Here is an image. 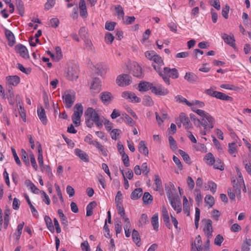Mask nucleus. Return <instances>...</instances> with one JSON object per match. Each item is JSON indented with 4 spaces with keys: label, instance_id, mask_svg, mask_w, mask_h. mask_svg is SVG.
I'll return each mask as SVG.
<instances>
[{
    "label": "nucleus",
    "instance_id": "12",
    "mask_svg": "<svg viewBox=\"0 0 251 251\" xmlns=\"http://www.w3.org/2000/svg\"><path fill=\"white\" fill-rule=\"evenodd\" d=\"M66 77L67 79L71 81L76 80L78 77V70L76 67H69L68 68Z\"/></svg>",
    "mask_w": 251,
    "mask_h": 251
},
{
    "label": "nucleus",
    "instance_id": "48",
    "mask_svg": "<svg viewBox=\"0 0 251 251\" xmlns=\"http://www.w3.org/2000/svg\"><path fill=\"white\" fill-rule=\"evenodd\" d=\"M152 61L157 64L159 66H163L164 64V61L161 57L158 55L156 53L154 56Z\"/></svg>",
    "mask_w": 251,
    "mask_h": 251
},
{
    "label": "nucleus",
    "instance_id": "33",
    "mask_svg": "<svg viewBox=\"0 0 251 251\" xmlns=\"http://www.w3.org/2000/svg\"><path fill=\"white\" fill-rule=\"evenodd\" d=\"M101 81L99 78L95 77L94 78L93 82L91 85L90 88L97 91L100 90Z\"/></svg>",
    "mask_w": 251,
    "mask_h": 251
},
{
    "label": "nucleus",
    "instance_id": "64",
    "mask_svg": "<svg viewBox=\"0 0 251 251\" xmlns=\"http://www.w3.org/2000/svg\"><path fill=\"white\" fill-rule=\"evenodd\" d=\"M210 4L217 10L220 9L221 6L219 0H209Z\"/></svg>",
    "mask_w": 251,
    "mask_h": 251
},
{
    "label": "nucleus",
    "instance_id": "10",
    "mask_svg": "<svg viewBox=\"0 0 251 251\" xmlns=\"http://www.w3.org/2000/svg\"><path fill=\"white\" fill-rule=\"evenodd\" d=\"M100 98L105 105L110 104L114 99L112 94L108 91H104L100 94Z\"/></svg>",
    "mask_w": 251,
    "mask_h": 251
},
{
    "label": "nucleus",
    "instance_id": "42",
    "mask_svg": "<svg viewBox=\"0 0 251 251\" xmlns=\"http://www.w3.org/2000/svg\"><path fill=\"white\" fill-rule=\"evenodd\" d=\"M123 118L126 124H128L131 126H132L134 125L135 122L127 114H123Z\"/></svg>",
    "mask_w": 251,
    "mask_h": 251
},
{
    "label": "nucleus",
    "instance_id": "39",
    "mask_svg": "<svg viewBox=\"0 0 251 251\" xmlns=\"http://www.w3.org/2000/svg\"><path fill=\"white\" fill-rule=\"evenodd\" d=\"M115 9L116 10L117 17L119 19H124L125 13L123 7L121 5H117L115 6Z\"/></svg>",
    "mask_w": 251,
    "mask_h": 251
},
{
    "label": "nucleus",
    "instance_id": "41",
    "mask_svg": "<svg viewBox=\"0 0 251 251\" xmlns=\"http://www.w3.org/2000/svg\"><path fill=\"white\" fill-rule=\"evenodd\" d=\"M153 200L152 196L149 192H145L143 197V201L146 204H151Z\"/></svg>",
    "mask_w": 251,
    "mask_h": 251
},
{
    "label": "nucleus",
    "instance_id": "55",
    "mask_svg": "<svg viewBox=\"0 0 251 251\" xmlns=\"http://www.w3.org/2000/svg\"><path fill=\"white\" fill-rule=\"evenodd\" d=\"M84 40L85 45V48H86V49L88 50L93 51V45L92 44L91 41L90 39H88V38L84 39Z\"/></svg>",
    "mask_w": 251,
    "mask_h": 251
},
{
    "label": "nucleus",
    "instance_id": "57",
    "mask_svg": "<svg viewBox=\"0 0 251 251\" xmlns=\"http://www.w3.org/2000/svg\"><path fill=\"white\" fill-rule=\"evenodd\" d=\"M168 139L170 148L173 150H176L177 149V144L174 138L172 136H170Z\"/></svg>",
    "mask_w": 251,
    "mask_h": 251
},
{
    "label": "nucleus",
    "instance_id": "27",
    "mask_svg": "<svg viewBox=\"0 0 251 251\" xmlns=\"http://www.w3.org/2000/svg\"><path fill=\"white\" fill-rule=\"evenodd\" d=\"M24 196L25 197V199H26L27 202L28 203V204L30 207L33 216L35 218H37L38 217V213L37 210L35 209V207L31 203L29 198V197L25 193L24 194Z\"/></svg>",
    "mask_w": 251,
    "mask_h": 251
},
{
    "label": "nucleus",
    "instance_id": "58",
    "mask_svg": "<svg viewBox=\"0 0 251 251\" xmlns=\"http://www.w3.org/2000/svg\"><path fill=\"white\" fill-rule=\"evenodd\" d=\"M149 222L148 218L146 214H142L139 220V226L144 225Z\"/></svg>",
    "mask_w": 251,
    "mask_h": 251
},
{
    "label": "nucleus",
    "instance_id": "26",
    "mask_svg": "<svg viewBox=\"0 0 251 251\" xmlns=\"http://www.w3.org/2000/svg\"><path fill=\"white\" fill-rule=\"evenodd\" d=\"M138 150L141 153L145 156H148L149 154V150L144 141H141L139 142Z\"/></svg>",
    "mask_w": 251,
    "mask_h": 251
},
{
    "label": "nucleus",
    "instance_id": "63",
    "mask_svg": "<svg viewBox=\"0 0 251 251\" xmlns=\"http://www.w3.org/2000/svg\"><path fill=\"white\" fill-rule=\"evenodd\" d=\"M50 26L53 28H56L58 26L59 20L57 18H51L50 20Z\"/></svg>",
    "mask_w": 251,
    "mask_h": 251
},
{
    "label": "nucleus",
    "instance_id": "1",
    "mask_svg": "<svg viewBox=\"0 0 251 251\" xmlns=\"http://www.w3.org/2000/svg\"><path fill=\"white\" fill-rule=\"evenodd\" d=\"M170 204L177 213L181 211V201L177 194H173L172 189H168L166 192Z\"/></svg>",
    "mask_w": 251,
    "mask_h": 251
},
{
    "label": "nucleus",
    "instance_id": "56",
    "mask_svg": "<svg viewBox=\"0 0 251 251\" xmlns=\"http://www.w3.org/2000/svg\"><path fill=\"white\" fill-rule=\"evenodd\" d=\"M105 42L107 44H112L114 39V36L109 32H107L105 35Z\"/></svg>",
    "mask_w": 251,
    "mask_h": 251
},
{
    "label": "nucleus",
    "instance_id": "53",
    "mask_svg": "<svg viewBox=\"0 0 251 251\" xmlns=\"http://www.w3.org/2000/svg\"><path fill=\"white\" fill-rule=\"evenodd\" d=\"M93 136L91 134H88L84 138V141L87 143H88L89 145H92L95 147L96 143H98L97 141H93L92 140Z\"/></svg>",
    "mask_w": 251,
    "mask_h": 251
},
{
    "label": "nucleus",
    "instance_id": "52",
    "mask_svg": "<svg viewBox=\"0 0 251 251\" xmlns=\"http://www.w3.org/2000/svg\"><path fill=\"white\" fill-rule=\"evenodd\" d=\"M95 143V147L101 152L102 155H103L104 156H107V150L106 149H105L104 147L101 144H100L99 142Z\"/></svg>",
    "mask_w": 251,
    "mask_h": 251
},
{
    "label": "nucleus",
    "instance_id": "35",
    "mask_svg": "<svg viewBox=\"0 0 251 251\" xmlns=\"http://www.w3.org/2000/svg\"><path fill=\"white\" fill-rule=\"evenodd\" d=\"M10 209H5L4 212V228L6 229L8 227L9 220H10Z\"/></svg>",
    "mask_w": 251,
    "mask_h": 251
},
{
    "label": "nucleus",
    "instance_id": "43",
    "mask_svg": "<svg viewBox=\"0 0 251 251\" xmlns=\"http://www.w3.org/2000/svg\"><path fill=\"white\" fill-rule=\"evenodd\" d=\"M213 166L214 169H219L221 171L224 170V163L219 158L215 159V162Z\"/></svg>",
    "mask_w": 251,
    "mask_h": 251
},
{
    "label": "nucleus",
    "instance_id": "21",
    "mask_svg": "<svg viewBox=\"0 0 251 251\" xmlns=\"http://www.w3.org/2000/svg\"><path fill=\"white\" fill-rule=\"evenodd\" d=\"M152 83H151L147 81H141L138 84V90L140 92H146L149 89L151 90V88L152 87Z\"/></svg>",
    "mask_w": 251,
    "mask_h": 251
},
{
    "label": "nucleus",
    "instance_id": "2",
    "mask_svg": "<svg viewBox=\"0 0 251 251\" xmlns=\"http://www.w3.org/2000/svg\"><path fill=\"white\" fill-rule=\"evenodd\" d=\"M161 77L164 81L168 85L170 84V77L176 79L179 77V74L176 68L171 69L169 67H164Z\"/></svg>",
    "mask_w": 251,
    "mask_h": 251
},
{
    "label": "nucleus",
    "instance_id": "38",
    "mask_svg": "<svg viewBox=\"0 0 251 251\" xmlns=\"http://www.w3.org/2000/svg\"><path fill=\"white\" fill-rule=\"evenodd\" d=\"M132 238L133 241L136 243L138 247L140 246L139 242L140 241V237L138 231L135 229L133 230L132 233Z\"/></svg>",
    "mask_w": 251,
    "mask_h": 251
},
{
    "label": "nucleus",
    "instance_id": "44",
    "mask_svg": "<svg viewBox=\"0 0 251 251\" xmlns=\"http://www.w3.org/2000/svg\"><path fill=\"white\" fill-rule=\"evenodd\" d=\"M178 152L182 156L183 160L187 164H190L191 163V159L189 155L186 153L184 151L179 150Z\"/></svg>",
    "mask_w": 251,
    "mask_h": 251
},
{
    "label": "nucleus",
    "instance_id": "17",
    "mask_svg": "<svg viewBox=\"0 0 251 251\" xmlns=\"http://www.w3.org/2000/svg\"><path fill=\"white\" fill-rule=\"evenodd\" d=\"M4 33L6 38L8 41V45L10 47H13L16 43L14 34L11 31L7 28L4 29Z\"/></svg>",
    "mask_w": 251,
    "mask_h": 251
},
{
    "label": "nucleus",
    "instance_id": "25",
    "mask_svg": "<svg viewBox=\"0 0 251 251\" xmlns=\"http://www.w3.org/2000/svg\"><path fill=\"white\" fill-rule=\"evenodd\" d=\"M6 80L9 84L13 86H16L19 83L20 78L17 75H11L7 76Z\"/></svg>",
    "mask_w": 251,
    "mask_h": 251
},
{
    "label": "nucleus",
    "instance_id": "3",
    "mask_svg": "<svg viewBox=\"0 0 251 251\" xmlns=\"http://www.w3.org/2000/svg\"><path fill=\"white\" fill-rule=\"evenodd\" d=\"M85 116L87 118L93 121L97 126H102V121L100 120L99 114L92 107H89L85 112Z\"/></svg>",
    "mask_w": 251,
    "mask_h": 251
},
{
    "label": "nucleus",
    "instance_id": "6",
    "mask_svg": "<svg viewBox=\"0 0 251 251\" xmlns=\"http://www.w3.org/2000/svg\"><path fill=\"white\" fill-rule=\"evenodd\" d=\"M62 98L66 108H71L75 100V95L74 92L66 91Z\"/></svg>",
    "mask_w": 251,
    "mask_h": 251
},
{
    "label": "nucleus",
    "instance_id": "36",
    "mask_svg": "<svg viewBox=\"0 0 251 251\" xmlns=\"http://www.w3.org/2000/svg\"><path fill=\"white\" fill-rule=\"evenodd\" d=\"M24 225L25 223L23 222L22 223L19 224L17 226L16 231L14 234V235L16 236V239L17 240H19V239L20 238Z\"/></svg>",
    "mask_w": 251,
    "mask_h": 251
},
{
    "label": "nucleus",
    "instance_id": "8",
    "mask_svg": "<svg viewBox=\"0 0 251 251\" xmlns=\"http://www.w3.org/2000/svg\"><path fill=\"white\" fill-rule=\"evenodd\" d=\"M130 73L134 76L141 78L144 75L141 66L136 62L133 63L130 67Z\"/></svg>",
    "mask_w": 251,
    "mask_h": 251
},
{
    "label": "nucleus",
    "instance_id": "46",
    "mask_svg": "<svg viewBox=\"0 0 251 251\" xmlns=\"http://www.w3.org/2000/svg\"><path fill=\"white\" fill-rule=\"evenodd\" d=\"M122 133L120 129L115 128L112 130L111 132V136L112 139L116 140L119 138L120 134Z\"/></svg>",
    "mask_w": 251,
    "mask_h": 251
},
{
    "label": "nucleus",
    "instance_id": "15",
    "mask_svg": "<svg viewBox=\"0 0 251 251\" xmlns=\"http://www.w3.org/2000/svg\"><path fill=\"white\" fill-rule=\"evenodd\" d=\"M179 121L182 122L183 126H185V128L187 130H189L193 128L192 125L191 124L188 117L186 116L185 113L183 112L180 113L179 114Z\"/></svg>",
    "mask_w": 251,
    "mask_h": 251
},
{
    "label": "nucleus",
    "instance_id": "13",
    "mask_svg": "<svg viewBox=\"0 0 251 251\" xmlns=\"http://www.w3.org/2000/svg\"><path fill=\"white\" fill-rule=\"evenodd\" d=\"M15 50L16 52L20 54L23 58H29L28 50L22 44H19L15 46Z\"/></svg>",
    "mask_w": 251,
    "mask_h": 251
},
{
    "label": "nucleus",
    "instance_id": "62",
    "mask_svg": "<svg viewBox=\"0 0 251 251\" xmlns=\"http://www.w3.org/2000/svg\"><path fill=\"white\" fill-rule=\"evenodd\" d=\"M122 161L124 164L125 167H127L129 166V161L128 155L126 153H123V154H121Z\"/></svg>",
    "mask_w": 251,
    "mask_h": 251
},
{
    "label": "nucleus",
    "instance_id": "31",
    "mask_svg": "<svg viewBox=\"0 0 251 251\" xmlns=\"http://www.w3.org/2000/svg\"><path fill=\"white\" fill-rule=\"evenodd\" d=\"M44 220L48 229L52 233L54 232V227L52 225V222L51 218L49 216H45Z\"/></svg>",
    "mask_w": 251,
    "mask_h": 251
},
{
    "label": "nucleus",
    "instance_id": "54",
    "mask_svg": "<svg viewBox=\"0 0 251 251\" xmlns=\"http://www.w3.org/2000/svg\"><path fill=\"white\" fill-rule=\"evenodd\" d=\"M47 2L44 5V8L46 10H48L53 7L55 3V0H47Z\"/></svg>",
    "mask_w": 251,
    "mask_h": 251
},
{
    "label": "nucleus",
    "instance_id": "7",
    "mask_svg": "<svg viewBox=\"0 0 251 251\" xmlns=\"http://www.w3.org/2000/svg\"><path fill=\"white\" fill-rule=\"evenodd\" d=\"M196 113L202 118V121L204 122H208L209 129H212L214 127L215 119L208 113L201 109H197Z\"/></svg>",
    "mask_w": 251,
    "mask_h": 251
},
{
    "label": "nucleus",
    "instance_id": "24",
    "mask_svg": "<svg viewBox=\"0 0 251 251\" xmlns=\"http://www.w3.org/2000/svg\"><path fill=\"white\" fill-rule=\"evenodd\" d=\"M233 188H246L243 177L233 179L232 180Z\"/></svg>",
    "mask_w": 251,
    "mask_h": 251
},
{
    "label": "nucleus",
    "instance_id": "5",
    "mask_svg": "<svg viewBox=\"0 0 251 251\" xmlns=\"http://www.w3.org/2000/svg\"><path fill=\"white\" fill-rule=\"evenodd\" d=\"M205 93L207 95L222 100L231 101L233 100L232 97L227 96L224 93L215 91L212 88L206 89L205 91Z\"/></svg>",
    "mask_w": 251,
    "mask_h": 251
},
{
    "label": "nucleus",
    "instance_id": "61",
    "mask_svg": "<svg viewBox=\"0 0 251 251\" xmlns=\"http://www.w3.org/2000/svg\"><path fill=\"white\" fill-rule=\"evenodd\" d=\"M229 11V6L226 4L225 7L223 8L222 11V16L226 19L228 18V13Z\"/></svg>",
    "mask_w": 251,
    "mask_h": 251
},
{
    "label": "nucleus",
    "instance_id": "14",
    "mask_svg": "<svg viewBox=\"0 0 251 251\" xmlns=\"http://www.w3.org/2000/svg\"><path fill=\"white\" fill-rule=\"evenodd\" d=\"M190 118L194 122V125L197 127H201V126H202L204 127V129H207L208 128H209L208 122H204L203 121H201L200 119L197 118L195 114L191 113L190 114Z\"/></svg>",
    "mask_w": 251,
    "mask_h": 251
},
{
    "label": "nucleus",
    "instance_id": "20",
    "mask_svg": "<svg viewBox=\"0 0 251 251\" xmlns=\"http://www.w3.org/2000/svg\"><path fill=\"white\" fill-rule=\"evenodd\" d=\"M37 114L38 116L44 125H46L47 123V118L46 115V113L44 109L42 106H40V107H38L37 108Z\"/></svg>",
    "mask_w": 251,
    "mask_h": 251
},
{
    "label": "nucleus",
    "instance_id": "40",
    "mask_svg": "<svg viewBox=\"0 0 251 251\" xmlns=\"http://www.w3.org/2000/svg\"><path fill=\"white\" fill-rule=\"evenodd\" d=\"M142 103L143 105L147 106H151L154 103L151 98L148 95H145L144 97Z\"/></svg>",
    "mask_w": 251,
    "mask_h": 251
},
{
    "label": "nucleus",
    "instance_id": "16",
    "mask_svg": "<svg viewBox=\"0 0 251 251\" xmlns=\"http://www.w3.org/2000/svg\"><path fill=\"white\" fill-rule=\"evenodd\" d=\"M222 38L226 44L232 47L234 49H237L233 35L231 36L226 33H223L222 34Z\"/></svg>",
    "mask_w": 251,
    "mask_h": 251
},
{
    "label": "nucleus",
    "instance_id": "4",
    "mask_svg": "<svg viewBox=\"0 0 251 251\" xmlns=\"http://www.w3.org/2000/svg\"><path fill=\"white\" fill-rule=\"evenodd\" d=\"M83 108L80 103H76L74 106V112L72 116L73 123L75 126H78L80 124V118L83 114Z\"/></svg>",
    "mask_w": 251,
    "mask_h": 251
},
{
    "label": "nucleus",
    "instance_id": "50",
    "mask_svg": "<svg viewBox=\"0 0 251 251\" xmlns=\"http://www.w3.org/2000/svg\"><path fill=\"white\" fill-rule=\"evenodd\" d=\"M21 158L25 162V163L27 165H29V159L27 155V153H26V151L24 149H22L21 150Z\"/></svg>",
    "mask_w": 251,
    "mask_h": 251
},
{
    "label": "nucleus",
    "instance_id": "59",
    "mask_svg": "<svg viewBox=\"0 0 251 251\" xmlns=\"http://www.w3.org/2000/svg\"><path fill=\"white\" fill-rule=\"evenodd\" d=\"M78 33L81 38L83 39L88 38V33L85 27H81L79 30Z\"/></svg>",
    "mask_w": 251,
    "mask_h": 251
},
{
    "label": "nucleus",
    "instance_id": "49",
    "mask_svg": "<svg viewBox=\"0 0 251 251\" xmlns=\"http://www.w3.org/2000/svg\"><path fill=\"white\" fill-rule=\"evenodd\" d=\"M205 202L209 205V207H212L214 204V199L211 195H206L205 198Z\"/></svg>",
    "mask_w": 251,
    "mask_h": 251
},
{
    "label": "nucleus",
    "instance_id": "45",
    "mask_svg": "<svg viewBox=\"0 0 251 251\" xmlns=\"http://www.w3.org/2000/svg\"><path fill=\"white\" fill-rule=\"evenodd\" d=\"M228 152L230 154H233L237 151V145L234 142L228 143Z\"/></svg>",
    "mask_w": 251,
    "mask_h": 251
},
{
    "label": "nucleus",
    "instance_id": "34",
    "mask_svg": "<svg viewBox=\"0 0 251 251\" xmlns=\"http://www.w3.org/2000/svg\"><path fill=\"white\" fill-rule=\"evenodd\" d=\"M151 225L155 230H158V213H155L151 218Z\"/></svg>",
    "mask_w": 251,
    "mask_h": 251
},
{
    "label": "nucleus",
    "instance_id": "19",
    "mask_svg": "<svg viewBox=\"0 0 251 251\" xmlns=\"http://www.w3.org/2000/svg\"><path fill=\"white\" fill-rule=\"evenodd\" d=\"M184 79L191 83H194L199 82L200 79L199 77L194 73L192 72H187L184 77Z\"/></svg>",
    "mask_w": 251,
    "mask_h": 251
},
{
    "label": "nucleus",
    "instance_id": "9",
    "mask_svg": "<svg viewBox=\"0 0 251 251\" xmlns=\"http://www.w3.org/2000/svg\"><path fill=\"white\" fill-rule=\"evenodd\" d=\"M131 82V77L127 74L119 75L116 78V83L120 86H127L129 85Z\"/></svg>",
    "mask_w": 251,
    "mask_h": 251
},
{
    "label": "nucleus",
    "instance_id": "51",
    "mask_svg": "<svg viewBox=\"0 0 251 251\" xmlns=\"http://www.w3.org/2000/svg\"><path fill=\"white\" fill-rule=\"evenodd\" d=\"M116 25V23L114 22L107 21L105 23V28L109 31H112L114 29Z\"/></svg>",
    "mask_w": 251,
    "mask_h": 251
},
{
    "label": "nucleus",
    "instance_id": "29",
    "mask_svg": "<svg viewBox=\"0 0 251 251\" xmlns=\"http://www.w3.org/2000/svg\"><path fill=\"white\" fill-rule=\"evenodd\" d=\"M16 5L19 15L23 16L25 13V7L23 1L22 0H16Z\"/></svg>",
    "mask_w": 251,
    "mask_h": 251
},
{
    "label": "nucleus",
    "instance_id": "11",
    "mask_svg": "<svg viewBox=\"0 0 251 251\" xmlns=\"http://www.w3.org/2000/svg\"><path fill=\"white\" fill-rule=\"evenodd\" d=\"M151 90L152 93L158 96H165L169 93V90L161 84H157L155 86L152 84Z\"/></svg>",
    "mask_w": 251,
    "mask_h": 251
},
{
    "label": "nucleus",
    "instance_id": "32",
    "mask_svg": "<svg viewBox=\"0 0 251 251\" xmlns=\"http://www.w3.org/2000/svg\"><path fill=\"white\" fill-rule=\"evenodd\" d=\"M204 160L208 165L212 166L214 165L215 158L212 153L208 152L204 157Z\"/></svg>",
    "mask_w": 251,
    "mask_h": 251
},
{
    "label": "nucleus",
    "instance_id": "30",
    "mask_svg": "<svg viewBox=\"0 0 251 251\" xmlns=\"http://www.w3.org/2000/svg\"><path fill=\"white\" fill-rule=\"evenodd\" d=\"M58 215L60 219V221L62 225L64 227H67L68 226V221L67 217L64 214L62 209H58L57 211Z\"/></svg>",
    "mask_w": 251,
    "mask_h": 251
},
{
    "label": "nucleus",
    "instance_id": "18",
    "mask_svg": "<svg viewBox=\"0 0 251 251\" xmlns=\"http://www.w3.org/2000/svg\"><path fill=\"white\" fill-rule=\"evenodd\" d=\"M212 224V222L211 220H207L206 225L203 228V231L208 238H210L212 236L213 229Z\"/></svg>",
    "mask_w": 251,
    "mask_h": 251
},
{
    "label": "nucleus",
    "instance_id": "28",
    "mask_svg": "<svg viewBox=\"0 0 251 251\" xmlns=\"http://www.w3.org/2000/svg\"><path fill=\"white\" fill-rule=\"evenodd\" d=\"M175 101L179 103H185L188 106H192L194 105V103L189 102L186 99L183 97L181 95H177L175 97Z\"/></svg>",
    "mask_w": 251,
    "mask_h": 251
},
{
    "label": "nucleus",
    "instance_id": "37",
    "mask_svg": "<svg viewBox=\"0 0 251 251\" xmlns=\"http://www.w3.org/2000/svg\"><path fill=\"white\" fill-rule=\"evenodd\" d=\"M143 189H134L131 194V199L133 200L140 198L143 194Z\"/></svg>",
    "mask_w": 251,
    "mask_h": 251
},
{
    "label": "nucleus",
    "instance_id": "47",
    "mask_svg": "<svg viewBox=\"0 0 251 251\" xmlns=\"http://www.w3.org/2000/svg\"><path fill=\"white\" fill-rule=\"evenodd\" d=\"M220 87L222 88L228 89V90H234V91H237L239 89V87L235 86L234 85L229 84H223L220 85Z\"/></svg>",
    "mask_w": 251,
    "mask_h": 251
},
{
    "label": "nucleus",
    "instance_id": "60",
    "mask_svg": "<svg viewBox=\"0 0 251 251\" xmlns=\"http://www.w3.org/2000/svg\"><path fill=\"white\" fill-rule=\"evenodd\" d=\"M37 149H38V161L43 159V151L41 144L39 142H37Z\"/></svg>",
    "mask_w": 251,
    "mask_h": 251
},
{
    "label": "nucleus",
    "instance_id": "23",
    "mask_svg": "<svg viewBox=\"0 0 251 251\" xmlns=\"http://www.w3.org/2000/svg\"><path fill=\"white\" fill-rule=\"evenodd\" d=\"M75 153L84 162H89V159L88 154L82 150L79 149H75Z\"/></svg>",
    "mask_w": 251,
    "mask_h": 251
},
{
    "label": "nucleus",
    "instance_id": "22",
    "mask_svg": "<svg viewBox=\"0 0 251 251\" xmlns=\"http://www.w3.org/2000/svg\"><path fill=\"white\" fill-rule=\"evenodd\" d=\"M80 15L83 18H85L88 15L86 3L84 0H80L79 2Z\"/></svg>",
    "mask_w": 251,
    "mask_h": 251
}]
</instances>
